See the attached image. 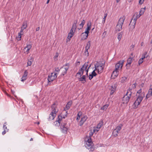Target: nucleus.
Returning <instances> with one entry per match:
<instances>
[{
	"instance_id": "obj_56",
	"label": "nucleus",
	"mask_w": 152,
	"mask_h": 152,
	"mask_svg": "<svg viewBox=\"0 0 152 152\" xmlns=\"http://www.w3.org/2000/svg\"><path fill=\"white\" fill-rule=\"evenodd\" d=\"M29 50H30V49H28V48H27L26 49V51H25V53H26L27 54L28 53H29Z\"/></svg>"
},
{
	"instance_id": "obj_19",
	"label": "nucleus",
	"mask_w": 152,
	"mask_h": 152,
	"mask_svg": "<svg viewBox=\"0 0 152 152\" xmlns=\"http://www.w3.org/2000/svg\"><path fill=\"white\" fill-rule=\"evenodd\" d=\"M116 86L115 85H112L111 86V88H110V94L111 95H112L115 92L116 90Z\"/></svg>"
},
{
	"instance_id": "obj_5",
	"label": "nucleus",
	"mask_w": 152,
	"mask_h": 152,
	"mask_svg": "<svg viewBox=\"0 0 152 152\" xmlns=\"http://www.w3.org/2000/svg\"><path fill=\"white\" fill-rule=\"evenodd\" d=\"M88 62L86 63L79 70L78 72L77 73V75H78L81 76L83 75L84 72L85 70L86 69V67H87L88 66Z\"/></svg>"
},
{
	"instance_id": "obj_61",
	"label": "nucleus",
	"mask_w": 152,
	"mask_h": 152,
	"mask_svg": "<svg viewBox=\"0 0 152 152\" xmlns=\"http://www.w3.org/2000/svg\"><path fill=\"white\" fill-rule=\"evenodd\" d=\"M24 29H23L21 27V30L20 33H21V34H23V31Z\"/></svg>"
},
{
	"instance_id": "obj_25",
	"label": "nucleus",
	"mask_w": 152,
	"mask_h": 152,
	"mask_svg": "<svg viewBox=\"0 0 152 152\" xmlns=\"http://www.w3.org/2000/svg\"><path fill=\"white\" fill-rule=\"evenodd\" d=\"M33 58L32 57H31L30 59H28V62L27 64V66H31L32 64V62L33 61Z\"/></svg>"
},
{
	"instance_id": "obj_44",
	"label": "nucleus",
	"mask_w": 152,
	"mask_h": 152,
	"mask_svg": "<svg viewBox=\"0 0 152 152\" xmlns=\"http://www.w3.org/2000/svg\"><path fill=\"white\" fill-rule=\"evenodd\" d=\"M132 89L129 88V89L128 90H127L126 93H128V94H130L129 93H131V96L132 93Z\"/></svg>"
},
{
	"instance_id": "obj_35",
	"label": "nucleus",
	"mask_w": 152,
	"mask_h": 152,
	"mask_svg": "<svg viewBox=\"0 0 152 152\" xmlns=\"http://www.w3.org/2000/svg\"><path fill=\"white\" fill-rule=\"evenodd\" d=\"M122 126V125L121 124L120 125L117 126L115 129L118 132L121 129Z\"/></svg>"
},
{
	"instance_id": "obj_42",
	"label": "nucleus",
	"mask_w": 152,
	"mask_h": 152,
	"mask_svg": "<svg viewBox=\"0 0 152 152\" xmlns=\"http://www.w3.org/2000/svg\"><path fill=\"white\" fill-rule=\"evenodd\" d=\"M77 28V25H73L71 29L74 30V31H75V30Z\"/></svg>"
},
{
	"instance_id": "obj_52",
	"label": "nucleus",
	"mask_w": 152,
	"mask_h": 152,
	"mask_svg": "<svg viewBox=\"0 0 152 152\" xmlns=\"http://www.w3.org/2000/svg\"><path fill=\"white\" fill-rule=\"evenodd\" d=\"M94 133V132H93V131L92 132L91 131V132H90L89 133V137L91 138V137L92 136V135Z\"/></svg>"
},
{
	"instance_id": "obj_12",
	"label": "nucleus",
	"mask_w": 152,
	"mask_h": 152,
	"mask_svg": "<svg viewBox=\"0 0 152 152\" xmlns=\"http://www.w3.org/2000/svg\"><path fill=\"white\" fill-rule=\"evenodd\" d=\"M62 116L59 115L57 119L54 122V125L57 126H59L61 124L62 120Z\"/></svg>"
},
{
	"instance_id": "obj_20",
	"label": "nucleus",
	"mask_w": 152,
	"mask_h": 152,
	"mask_svg": "<svg viewBox=\"0 0 152 152\" xmlns=\"http://www.w3.org/2000/svg\"><path fill=\"white\" fill-rule=\"evenodd\" d=\"M89 148H86L87 149L89 150V151H93L94 150V144L93 143L88 144L87 145Z\"/></svg>"
},
{
	"instance_id": "obj_28",
	"label": "nucleus",
	"mask_w": 152,
	"mask_h": 152,
	"mask_svg": "<svg viewBox=\"0 0 152 152\" xmlns=\"http://www.w3.org/2000/svg\"><path fill=\"white\" fill-rule=\"evenodd\" d=\"M118 134V132L115 129L113 132V135L115 137L117 136Z\"/></svg>"
},
{
	"instance_id": "obj_63",
	"label": "nucleus",
	"mask_w": 152,
	"mask_h": 152,
	"mask_svg": "<svg viewBox=\"0 0 152 152\" xmlns=\"http://www.w3.org/2000/svg\"><path fill=\"white\" fill-rule=\"evenodd\" d=\"M80 62L79 61H77L76 63V66H78L80 65Z\"/></svg>"
},
{
	"instance_id": "obj_21",
	"label": "nucleus",
	"mask_w": 152,
	"mask_h": 152,
	"mask_svg": "<svg viewBox=\"0 0 152 152\" xmlns=\"http://www.w3.org/2000/svg\"><path fill=\"white\" fill-rule=\"evenodd\" d=\"M152 96V87L151 88L148 90L146 98L148 99Z\"/></svg>"
},
{
	"instance_id": "obj_17",
	"label": "nucleus",
	"mask_w": 152,
	"mask_h": 152,
	"mask_svg": "<svg viewBox=\"0 0 152 152\" xmlns=\"http://www.w3.org/2000/svg\"><path fill=\"white\" fill-rule=\"evenodd\" d=\"M87 118V117L86 116H84L82 118L81 120L79 122V125L80 126H82L83 124L84 123L86 120Z\"/></svg>"
},
{
	"instance_id": "obj_36",
	"label": "nucleus",
	"mask_w": 152,
	"mask_h": 152,
	"mask_svg": "<svg viewBox=\"0 0 152 152\" xmlns=\"http://www.w3.org/2000/svg\"><path fill=\"white\" fill-rule=\"evenodd\" d=\"M82 114V113L81 112H79L77 115V117L76 120L77 121L79 120L80 118V116Z\"/></svg>"
},
{
	"instance_id": "obj_16",
	"label": "nucleus",
	"mask_w": 152,
	"mask_h": 152,
	"mask_svg": "<svg viewBox=\"0 0 152 152\" xmlns=\"http://www.w3.org/2000/svg\"><path fill=\"white\" fill-rule=\"evenodd\" d=\"M75 32V31H74V30H72V29H71L70 32L69 33L68 36L67 37V39H68L69 40L74 35Z\"/></svg>"
},
{
	"instance_id": "obj_47",
	"label": "nucleus",
	"mask_w": 152,
	"mask_h": 152,
	"mask_svg": "<svg viewBox=\"0 0 152 152\" xmlns=\"http://www.w3.org/2000/svg\"><path fill=\"white\" fill-rule=\"evenodd\" d=\"M84 54L85 55H87V56H88L89 53L88 51V50L86 49L84 52Z\"/></svg>"
},
{
	"instance_id": "obj_45",
	"label": "nucleus",
	"mask_w": 152,
	"mask_h": 152,
	"mask_svg": "<svg viewBox=\"0 0 152 152\" xmlns=\"http://www.w3.org/2000/svg\"><path fill=\"white\" fill-rule=\"evenodd\" d=\"M147 52H145L142 55V57L141 58H143V59H144L145 57V55L147 54Z\"/></svg>"
},
{
	"instance_id": "obj_14",
	"label": "nucleus",
	"mask_w": 152,
	"mask_h": 152,
	"mask_svg": "<svg viewBox=\"0 0 152 152\" xmlns=\"http://www.w3.org/2000/svg\"><path fill=\"white\" fill-rule=\"evenodd\" d=\"M132 62V58L130 57L127 60V64H126V68L128 69L130 67L131 63Z\"/></svg>"
},
{
	"instance_id": "obj_58",
	"label": "nucleus",
	"mask_w": 152,
	"mask_h": 152,
	"mask_svg": "<svg viewBox=\"0 0 152 152\" xmlns=\"http://www.w3.org/2000/svg\"><path fill=\"white\" fill-rule=\"evenodd\" d=\"M90 66H91V65H90V66H89V67H88V69H87V67H86V69L85 70V71L86 72H88V69L90 68Z\"/></svg>"
},
{
	"instance_id": "obj_30",
	"label": "nucleus",
	"mask_w": 152,
	"mask_h": 152,
	"mask_svg": "<svg viewBox=\"0 0 152 152\" xmlns=\"http://www.w3.org/2000/svg\"><path fill=\"white\" fill-rule=\"evenodd\" d=\"M145 10V8H142L140 11L139 14L140 15H142L143 14Z\"/></svg>"
},
{
	"instance_id": "obj_60",
	"label": "nucleus",
	"mask_w": 152,
	"mask_h": 152,
	"mask_svg": "<svg viewBox=\"0 0 152 152\" xmlns=\"http://www.w3.org/2000/svg\"><path fill=\"white\" fill-rule=\"evenodd\" d=\"M24 29H23L21 27V30L20 33H21V34H23V31Z\"/></svg>"
},
{
	"instance_id": "obj_38",
	"label": "nucleus",
	"mask_w": 152,
	"mask_h": 152,
	"mask_svg": "<svg viewBox=\"0 0 152 152\" xmlns=\"http://www.w3.org/2000/svg\"><path fill=\"white\" fill-rule=\"evenodd\" d=\"M102 125H103L102 122H100L99 123L97 124L96 127H97V128H98L99 129H100V128H101V126Z\"/></svg>"
},
{
	"instance_id": "obj_49",
	"label": "nucleus",
	"mask_w": 152,
	"mask_h": 152,
	"mask_svg": "<svg viewBox=\"0 0 152 152\" xmlns=\"http://www.w3.org/2000/svg\"><path fill=\"white\" fill-rule=\"evenodd\" d=\"M23 34H21V33H19L18 35V38L19 39V40L21 39V35Z\"/></svg>"
},
{
	"instance_id": "obj_22",
	"label": "nucleus",
	"mask_w": 152,
	"mask_h": 152,
	"mask_svg": "<svg viewBox=\"0 0 152 152\" xmlns=\"http://www.w3.org/2000/svg\"><path fill=\"white\" fill-rule=\"evenodd\" d=\"M96 65V66H98L97 69V70H98V72H102L103 71V68L102 67V66H100L99 65V64H96L95 65V66Z\"/></svg>"
},
{
	"instance_id": "obj_57",
	"label": "nucleus",
	"mask_w": 152,
	"mask_h": 152,
	"mask_svg": "<svg viewBox=\"0 0 152 152\" xmlns=\"http://www.w3.org/2000/svg\"><path fill=\"white\" fill-rule=\"evenodd\" d=\"M85 33H83L82 34V35H83L84 37H83V39H86L87 38H86V34H84Z\"/></svg>"
},
{
	"instance_id": "obj_33",
	"label": "nucleus",
	"mask_w": 152,
	"mask_h": 152,
	"mask_svg": "<svg viewBox=\"0 0 152 152\" xmlns=\"http://www.w3.org/2000/svg\"><path fill=\"white\" fill-rule=\"evenodd\" d=\"M123 33L122 32H121L120 33H119L118 34V39L120 41L121 40V38L122 37Z\"/></svg>"
},
{
	"instance_id": "obj_43",
	"label": "nucleus",
	"mask_w": 152,
	"mask_h": 152,
	"mask_svg": "<svg viewBox=\"0 0 152 152\" xmlns=\"http://www.w3.org/2000/svg\"><path fill=\"white\" fill-rule=\"evenodd\" d=\"M143 62V58H140L138 61V64L140 65Z\"/></svg>"
},
{
	"instance_id": "obj_29",
	"label": "nucleus",
	"mask_w": 152,
	"mask_h": 152,
	"mask_svg": "<svg viewBox=\"0 0 152 152\" xmlns=\"http://www.w3.org/2000/svg\"><path fill=\"white\" fill-rule=\"evenodd\" d=\"M72 104V102L69 101V102L66 105V107L67 109V110L69 109L71 105Z\"/></svg>"
},
{
	"instance_id": "obj_32",
	"label": "nucleus",
	"mask_w": 152,
	"mask_h": 152,
	"mask_svg": "<svg viewBox=\"0 0 152 152\" xmlns=\"http://www.w3.org/2000/svg\"><path fill=\"white\" fill-rule=\"evenodd\" d=\"M91 46L90 41H89L87 43L85 49L88 50Z\"/></svg>"
},
{
	"instance_id": "obj_26",
	"label": "nucleus",
	"mask_w": 152,
	"mask_h": 152,
	"mask_svg": "<svg viewBox=\"0 0 152 152\" xmlns=\"http://www.w3.org/2000/svg\"><path fill=\"white\" fill-rule=\"evenodd\" d=\"M98 66H96V65L95 66V69H94V70L92 72V73H91V75L93 76H95L96 75H97V74L96 73V72H95V71L96 70H97V67H98Z\"/></svg>"
},
{
	"instance_id": "obj_46",
	"label": "nucleus",
	"mask_w": 152,
	"mask_h": 152,
	"mask_svg": "<svg viewBox=\"0 0 152 152\" xmlns=\"http://www.w3.org/2000/svg\"><path fill=\"white\" fill-rule=\"evenodd\" d=\"M6 124V122H5L4 123L3 128L4 130H7V129Z\"/></svg>"
},
{
	"instance_id": "obj_62",
	"label": "nucleus",
	"mask_w": 152,
	"mask_h": 152,
	"mask_svg": "<svg viewBox=\"0 0 152 152\" xmlns=\"http://www.w3.org/2000/svg\"><path fill=\"white\" fill-rule=\"evenodd\" d=\"M143 1H144V0H143L142 1V0H140V1H139V3L140 4H142L143 3Z\"/></svg>"
},
{
	"instance_id": "obj_55",
	"label": "nucleus",
	"mask_w": 152,
	"mask_h": 152,
	"mask_svg": "<svg viewBox=\"0 0 152 152\" xmlns=\"http://www.w3.org/2000/svg\"><path fill=\"white\" fill-rule=\"evenodd\" d=\"M136 83H135L132 85V87L133 88H136Z\"/></svg>"
},
{
	"instance_id": "obj_24",
	"label": "nucleus",
	"mask_w": 152,
	"mask_h": 152,
	"mask_svg": "<svg viewBox=\"0 0 152 152\" xmlns=\"http://www.w3.org/2000/svg\"><path fill=\"white\" fill-rule=\"evenodd\" d=\"M118 74V70H115V69L113 72L112 74V76H114L115 77H116Z\"/></svg>"
},
{
	"instance_id": "obj_41",
	"label": "nucleus",
	"mask_w": 152,
	"mask_h": 152,
	"mask_svg": "<svg viewBox=\"0 0 152 152\" xmlns=\"http://www.w3.org/2000/svg\"><path fill=\"white\" fill-rule=\"evenodd\" d=\"M58 53H56V55L54 57V59L55 61H56L57 60V58L58 57Z\"/></svg>"
},
{
	"instance_id": "obj_8",
	"label": "nucleus",
	"mask_w": 152,
	"mask_h": 152,
	"mask_svg": "<svg viewBox=\"0 0 152 152\" xmlns=\"http://www.w3.org/2000/svg\"><path fill=\"white\" fill-rule=\"evenodd\" d=\"M91 23L90 21H89L87 23V28H86L85 33L86 34V38H87L88 36V34L89 33V31L90 30L91 26Z\"/></svg>"
},
{
	"instance_id": "obj_11",
	"label": "nucleus",
	"mask_w": 152,
	"mask_h": 152,
	"mask_svg": "<svg viewBox=\"0 0 152 152\" xmlns=\"http://www.w3.org/2000/svg\"><path fill=\"white\" fill-rule=\"evenodd\" d=\"M124 60H122L119 61L115 65V70H118L120 67L121 69L123 65V64L124 63Z\"/></svg>"
},
{
	"instance_id": "obj_1",
	"label": "nucleus",
	"mask_w": 152,
	"mask_h": 152,
	"mask_svg": "<svg viewBox=\"0 0 152 152\" xmlns=\"http://www.w3.org/2000/svg\"><path fill=\"white\" fill-rule=\"evenodd\" d=\"M51 108L52 109V112L49 115L48 118L49 121L53 120L56 115V113L58 111V110L57 109V107L56 106L55 103H54L51 106Z\"/></svg>"
},
{
	"instance_id": "obj_51",
	"label": "nucleus",
	"mask_w": 152,
	"mask_h": 152,
	"mask_svg": "<svg viewBox=\"0 0 152 152\" xmlns=\"http://www.w3.org/2000/svg\"><path fill=\"white\" fill-rule=\"evenodd\" d=\"M104 63H104L100 64L99 65L101 66H102V68H104Z\"/></svg>"
},
{
	"instance_id": "obj_18",
	"label": "nucleus",
	"mask_w": 152,
	"mask_h": 152,
	"mask_svg": "<svg viewBox=\"0 0 152 152\" xmlns=\"http://www.w3.org/2000/svg\"><path fill=\"white\" fill-rule=\"evenodd\" d=\"M80 77L79 79V81H81L82 83L84 84L86 82V76L83 75L82 76H80Z\"/></svg>"
},
{
	"instance_id": "obj_37",
	"label": "nucleus",
	"mask_w": 152,
	"mask_h": 152,
	"mask_svg": "<svg viewBox=\"0 0 152 152\" xmlns=\"http://www.w3.org/2000/svg\"><path fill=\"white\" fill-rule=\"evenodd\" d=\"M31 47H32L31 45H27V46L26 48H24L23 50L24 51H25V50H26V49L27 48H28V49L30 50V49L31 48Z\"/></svg>"
},
{
	"instance_id": "obj_9",
	"label": "nucleus",
	"mask_w": 152,
	"mask_h": 152,
	"mask_svg": "<svg viewBox=\"0 0 152 152\" xmlns=\"http://www.w3.org/2000/svg\"><path fill=\"white\" fill-rule=\"evenodd\" d=\"M69 66V63H67L65 65H64L63 66V67H65V66H66L67 67H64V68H63V67H62L61 68V69H63V72L61 73V75H64L66 74L67 71L68 70Z\"/></svg>"
},
{
	"instance_id": "obj_2",
	"label": "nucleus",
	"mask_w": 152,
	"mask_h": 152,
	"mask_svg": "<svg viewBox=\"0 0 152 152\" xmlns=\"http://www.w3.org/2000/svg\"><path fill=\"white\" fill-rule=\"evenodd\" d=\"M125 19V18L124 16H123L121 18L119 19L118 21V24L116 27V31H120L122 29V27Z\"/></svg>"
},
{
	"instance_id": "obj_39",
	"label": "nucleus",
	"mask_w": 152,
	"mask_h": 152,
	"mask_svg": "<svg viewBox=\"0 0 152 152\" xmlns=\"http://www.w3.org/2000/svg\"><path fill=\"white\" fill-rule=\"evenodd\" d=\"M107 13H105V14H104V18L103 19V20H102V23H104L105 22L106 18L107 16Z\"/></svg>"
},
{
	"instance_id": "obj_15",
	"label": "nucleus",
	"mask_w": 152,
	"mask_h": 152,
	"mask_svg": "<svg viewBox=\"0 0 152 152\" xmlns=\"http://www.w3.org/2000/svg\"><path fill=\"white\" fill-rule=\"evenodd\" d=\"M28 74V72L26 70L24 72L23 75L21 78V81L22 82H24L26 79Z\"/></svg>"
},
{
	"instance_id": "obj_7",
	"label": "nucleus",
	"mask_w": 152,
	"mask_h": 152,
	"mask_svg": "<svg viewBox=\"0 0 152 152\" xmlns=\"http://www.w3.org/2000/svg\"><path fill=\"white\" fill-rule=\"evenodd\" d=\"M137 16V12L135 13L134 14L130 23L129 25H132L133 26L135 25L137 20L138 18Z\"/></svg>"
},
{
	"instance_id": "obj_48",
	"label": "nucleus",
	"mask_w": 152,
	"mask_h": 152,
	"mask_svg": "<svg viewBox=\"0 0 152 152\" xmlns=\"http://www.w3.org/2000/svg\"><path fill=\"white\" fill-rule=\"evenodd\" d=\"M9 129H7V130H4L2 132V134L3 135H4V134H5L7 132H8V131Z\"/></svg>"
},
{
	"instance_id": "obj_3",
	"label": "nucleus",
	"mask_w": 152,
	"mask_h": 152,
	"mask_svg": "<svg viewBox=\"0 0 152 152\" xmlns=\"http://www.w3.org/2000/svg\"><path fill=\"white\" fill-rule=\"evenodd\" d=\"M56 75V73L53 72L51 73L50 75H48V83L47 86L50 85V82L53 81L57 77Z\"/></svg>"
},
{
	"instance_id": "obj_13",
	"label": "nucleus",
	"mask_w": 152,
	"mask_h": 152,
	"mask_svg": "<svg viewBox=\"0 0 152 152\" xmlns=\"http://www.w3.org/2000/svg\"><path fill=\"white\" fill-rule=\"evenodd\" d=\"M85 142H86V144H85V146L86 148H89L88 146L87 145L88 144H90L93 143L91 141V138L88 137H86L85 139Z\"/></svg>"
},
{
	"instance_id": "obj_4",
	"label": "nucleus",
	"mask_w": 152,
	"mask_h": 152,
	"mask_svg": "<svg viewBox=\"0 0 152 152\" xmlns=\"http://www.w3.org/2000/svg\"><path fill=\"white\" fill-rule=\"evenodd\" d=\"M128 94V92L122 98V102L123 104H127L131 97V93Z\"/></svg>"
},
{
	"instance_id": "obj_40",
	"label": "nucleus",
	"mask_w": 152,
	"mask_h": 152,
	"mask_svg": "<svg viewBox=\"0 0 152 152\" xmlns=\"http://www.w3.org/2000/svg\"><path fill=\"white\" fill-rule=\"evenodd\" d=\"M100 129L97 128V127L94 128L93 130V132H97Z\"/></svg>"
},
{
	"instance_id": "obj_54",
	"label": "nucleus",
	"mask_w": 152,
	"mask_h": 152,
	"mask_svg": "<svg viewBox=\"0 0 152 152\" xmlns=\"http://www.w3.org/2000/svg\"><path fill=\"white\" fill-rule=\"evenodd\" d=\"M55 71L56 72H59L60 71V69L58 67L55 68Z\"/></svg>"
},
{
	"instance_id": "obj_10",
	"label": "nucleus",
	"mask_w": 152,
	"mask_h": 152,
	"mask_svg": "<svg viewBox=\"0 0 152 152\" xmlns=\"http://www.w3.org/2000/svg\"><path fill=\"white\" fill-rule=\"evenodd\" d=\"M142 99L143 98L142 96L140 95H139L138 96V97L137 99L135 101L134 104L135 105V106H138L141 103L142 100Z\"/></svg>"
},
{
	"instance_id": "obj_64",
	"label": "nucleus",
	"mask_w": 152,
	"mask_h": 152,
	"mask_svg": "<svg viewBox=\"0 0 152 152\" xmlns=\"http://www.w3.org/2000/svg\"><path fill=\"white\" fill-rule=\"evenodd\" d=\"M40 28L39 27H37L36 29V31H38L39 30Z\"/></svg>"
},
{
	"instance_id": "obj_23",
	"label": "nucleus",
	"mask_w": 152,
	"mask_h": 152,
	"mask_svg": "<svg viewBox=\"0 0 152 152\" xmlns=\"http://www.w3.org/2000/svg\"><path fill=\"white\" fill-rule=\"evenodd\" d=\"M85 20H83L81 21V23L79 24V26L78 27V29L79 30H80V29H81V28H83V26L85 24Z\"/></svg>"
},
{
	"instance_id": "obj_50",
	"label": "nucleus",
	"mask_w": 152,
	"mask_h": 152,
	"mask_svg": "<svg viewBox=\"0 0 152 152\" xmlns=\"http://www.w3.org/2000/svg\"><path fill=\"white\" fill-rule=\"evenodd\" d=\"M93 77L94 76L91 74H90L88 76L89 79V80H91Z\"/></svg>"
},
{
	"instance_id": "obj_34",
	"label": "nucleus",
	"mask_w": 152,
	"mask_h": 152,
	"mask_svg": "<svg viewBox=\"0 0 152 152\" xmlns=\"http://www.w3.org/2000/svg\"><path fill=\"white\" fill-rule=\"evenodd\" d=\"M127 78L125 77H123L121 78V83H123L127 80Z\"/></svg>"
},
{
	"instance_id": "obj_6",
	"label": "nucleus",
	"mask_w": 152,
	"mask_h": 152,
	"mask_svg": "<svg viewBox=\"0 0 152 152\" xmlns=\"http://www.w3.org/2000/svg\"><path fill=\"white\" fill-rule=\"evenodd\" d=\"M60 128L61 129V131L64 134H66L67 133L68 127L67 126L66 123L63 122L62 125L60 126Z\"/></svg>"
},
{
	"instance_id": "obj_59",
	"label": "nucleus",
	"mask_w": 152,
	"mask_h": 152,
	"mask_svg": "<svg viewBox=\"0 0 152 152\" xmlns=\"http://www.w3.org/2000/svg\"><path fill=\"white\" fill-rule=\"evenodd\" d=\"M142 91H141V89H140L137 92V94H139L140 95V93Z\"/></svg>"
},
{
	"instance_id": "obj_31",
	"label": "nucleus",
	"mask_w": 152,
	"mask_h": 152,
	"mask_svg": "<svg viewBox=\"0 0 152 152\" xmlns=\"http://www.w3.org/2000/svg\"><path fill=\"white\" fill-rule=\"evenodd\" d=\"M109 105L108 104H106L101 107V109L102 110H105L107 109Z\"/></svg>"
},
{
	"instance_id": "obj_27",
	"label": "nucleus",
	"mask_w": 152,
	"mask_h": 152,
	"mask_svg": "<svg viewBox=\"0 0 152 152\" xmlns=\"http://www.w3.org/2000/svg\"><path fill=\"white\" fill-rule=\"evenodd\" d=\"M27 26V22L26 21H24L23 24L22 26L21 27L23 29H26Z\"/></svg>"
},
{
	"instance_id": "obj_53",
	"label": "nucleus",
	"mask_w": 152,
	"mask_h": 152,
	"mask_svg": "<svg viewBox=\"0 0 152 152\" xmlns=\"http://www.w3.org/2000/svg\"><path fill=\"white\" fill-rule=\"evenodd\" d=\"M77 20H76L74 21L73 25H77Z\"/></svg>"
}]
</instances>
